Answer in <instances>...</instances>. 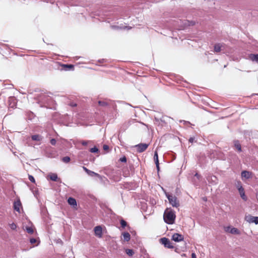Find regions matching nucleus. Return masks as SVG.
Wrapping results in <instances>:
<instances>
[{
  "label": "nucleus",
  "mask_w": 258,
  "mask_h": 258,
  "mask_svg": "<svg viewBox=\"0 0 258 258\" xmlns=\"http://www.w3.org/2000/svg\"><path fill=\"white\" fill-rule=\"evenodd\" d=\"M176 216L175 212L172 209H167L164 211L163 218L165 223L172 224L174 223Z\"/></svg>",
  "instance_id": "obj_1"
},
{
  "label": "nucleus",
  "mask_w": 258,
  "mask_h": 258,
  "mask_svg": "<svg viewBox=\"0 0 258 258\" xmlns=\"http://www.w3.org/2000/svg\"><path fill=\"white\" fill-rule=\"evenodd\" d=\"M87 174L89 176H97V177H98L99 178H101V176L99 174H98L97 173H96V172H95L94 171H91L90 170H89L88 171V172H87Z\"/></svg>",
  "instance_id": "obj_22"
},
{
  "label": "nucleus",
  "mask_w": 258,
  "mask_h": 258,
  "mask_svg": "<svg viewBox=\"0 0 258 258\" xmlns=\"http://www.w3.org/2000/svg\"><path fill=\"white\" fill-rule=\"evenodd\" d=\"M149 146L148 144L141 143L135 146L137 151L139 153H142L145 151Z\"/></svg>",
  "instance_id": "obj_5"
},
{
  "label": "nucleus",
  "mask_w": 258,
  "mask_h": 258,
  "mask_svg": "<svg viewBox=\"0 0 258 258\" xmlns=\"http://www.w3.org/2000/svg\"><path fill=\"white\" fill-rule=\"evenodd\" d=\"M245 220L249 223H255V224H258V217L248 215L245 216Z\"/></svg>",
  "instance_id": "obj_6"
},
{
  "label": "nucleus",
  "mask_w": 258,
  "mask_h": 258,
  "mask_svg": "<svg viewBox=\"0 0 258 258\" xmlns=\"http://www.w3.org/2000/svg\"><path fill=\"white\" fill-rule=\"evenodd\" d=\"M191 258H197L196 254L195 253H192Z\"/></svg>",
  "instance_id": "obj_45"
},
{
  "label": "nucleus",
  "mask_w": 258,
  "mask_h": 258,
  "mask_svg": "<svg viewBox=\"0 0 258 258\" xmlns=\"http://www.w3.org/2000/svg\"><path fill=\"white\" fill-rule=\"evenodd\" d=\"M10 227L12 230H15L17 228V225L15 223H13L10 224Z\"/></svg>",
  "instance_id": "obj_31"
},
{
  "label": "nucleus",
  "mask_w": 258,
  "mask_h": 258,
  "mask_svg": "<svg viewBox=\"0 0 258 258\" xmlns=\"http://www.w3.org/2000/svg\"><path fill=\"white\" fill-rule=\"evenodd\" d=\"M238 190L240 196V197L242 198V199L244 201H246L247 200V198L245 194V191L243 187L239 188Z\"/></svg>",
  "instance_id": "obj_11"
},
{
  "label": "nucleus",
  "mask_w": 258,
  "mask_h": 258,
  "mask_svg": "<svg viewBox=\"0 0 258 258\" xmlns=\"http://www.w3.org/2000/svg\"><path fill=\"white\" fill-rule=\"evenodd\" d=\"M62 67L65 71L71 70L74 68V66L72 64H63Z\"/></svg>",
  "instance_id": "obj_23"
},
{
  "label": "nucleus",
  "mask_w": 258,
  "mask_h": 258,
  "mask_svg": "<svg viewBox=\"0 0 258 258\" xmlns=\"http://www.w3.org/2000/svg\"><path fill=\"white\" fill-rule=\"evenodd\" d=\"M106 174L109 177L110 179L114 181H119L121 179V175L119 170L108 169L106 170Z\"/></svg>",
  "instance_id": "obj_2"
},
{
  "label": "nucleus",
  "mask_w": 258,
  "mask_h": 258,
  "mask_svg": "<svg viewBox=\"0 0 258 258\" xmlns=\"http://www.w3.org/2000/svg\"><path fill=\"white\" fill-rule=\"evenodd\" d=\"M103 150L105 151H108L109 150V146L106 145H104L103 147Z\"/></svg>",
  "instance_id": "obj_39"
},
{
  "label": "nucleus",
  "mask_w": 258,
  "mask_h": 258,
  "mask_svg": "<svg viewBox=\"0 0 258 258\" xmlns=\"http://www.w3.org/2000/svg\"><path fill=\"white\" fill-rule=\"evenodd\" d=\"M50 180L53 181H57L58 179L57 175L56 173H51L49 175Z\"/></svg>",
  "instance_id": "obj_18"
},
{
  "label": "nucleus",
  "mask_w": 258,
  "mask_h": 258,
  "mask_svg": "<svg viewBox=\"0 0 258 258\" xmlns=\"http://www.w3.org/2000/svg\"><path fill=\"white\" fill-rule=\"evenodd\" d=\"M257 197L258 198V192H257Z\"/></svg>",
  "instance_id": "obj_47"
},
{
  "label": "nucleus",
  "mask_w": 258,
  "mask_h": 258,
  "mask_svg": "<svg viewBox=\"0 0 258 258\" xmlns=\"http://www.w3.org/2000/svg\"><path fill=\"white\" fill-rule=\"evenodd\" d=\"M33 141H40L42 140V137L39 135H34L31 136Z\"/></svg>",
  "instance_id": "obj_19"
},
{
  "label": "nucleus",
  "mask_w": 258,
  "mask_h": 258,
  "mask_svg": "<svg viewBox=\"0 0 258 258\" xmlns=\"http://www.w3.org/2000/svg\"><path fill=\"white\" fill-rule=\"evenodd\" d=\"M36 239L35 238H30V242L31 244H34L35 243H36Z\"/></svg>",
  "instance_id": "obj_38"
},
{
  "label": "nucleus",
  "mask_w": 258,
  "mask_h": 258,
  "mask_svg": "<svg viewBox=\"0 0 258 258\" xmlns=\"http://www.w3.org/2000/svg\"><path fill=\"white\" fill-rule=\"evenodd\" d=\"M231 227L230 226H226L224 227V230L226 232H229L230 230H231Z\"/></svg>",
  "instance_id": "obj_35"
},
{
  "label": "nucleus",
  "mask_w": 258,
  "mask_h": 258,
  "mask_svg": "<svg viewBox=\"0 0 258 258\" xmlns=\"http://www.w3.org/2000/svg\"><path fill=\"white\" fill-rule=\"evenodd\" d=\"M166 196L169 202V203L173 207L177 208L179 206V202L177 197L169 194H166Z\"/></svg>",
  "instance_id": "obj_3"
},
{
  "label": "nucleus",
  "mask_w": 258,
  "mask_h": 258,
  "mask_svg": "<svg viewBox=\"0 0 258 258\" xmlns=\"http://www.w3.org/2000/svg\"><path fill=\"white\" fill-rule=\"evenodd\" d=\"M120 225L122 228H124L127 225V223L126 221H125L124 220H120Z\"/></svg>",
  "instance_id": "obj_29"
},
{
  "label": "nucleus",
  "mask_w": 258,
  "mask_h": 258,
  "mask_svg": "<svg viewBox=\"0 0 258 258\" xmlns=\"http://www.w3.org/2000/svg\"><path fill=\"white\" fill-rule=\"evenodd\" d=\"M154 160L155 163L159 162L158 156V153H157V151L155 152L154 155Z\"/></svg>",
  "instance_id": "obj_26"
},
{
  "label": "nucleus",
  "mask_w": 258,
  "mask_h": 258,
  "mask_svg": "<svg viewBox=\"0 0 258 258\" xmlns=\"http://www.w3.org/2000/svg\"><path fill=\"white\" fill-rule=\"evenodd\" d=\"M209 178H210V177H209L208 178V180L209 181H210V179H209Z\"/></svg>",
  "instance_id": "obj_46"
},
{
  "label": "nucleus",
  "mask_w": 258,
  "mask_h": 258,
  "mask_svg": "<svg viewBox=\"0 0 258 258\" xmlns=\"http://www.w3.org/2000/svg\"><path fill=\"white\" fill-rule=\"evenodd\" d=\"M223 46L222 44L217 43L214 45V51L215 52H219L221 50L222 47Z\"/></svg>",
  "instance_id": "obj_15"
},
{
  "label": "nucleus",
  "mask_w": 258,
  "mask_h": 258,
  "mask_svg": "<svg viewBox=\"0 0 258 258\" xmlns=\"http://www.w3.org/2000/svg\"><path fill=\"white\" fill-rule=\"evenodd\" d=\"M22 207V204L20 200L19 199L15 201L14 203V209L15 211L20 212V208Z\"/></svg>",
  "instance_id": "obj_9"
},
{
  "label": "nucleus",
  "mask_w": 258,
  "mask_h": 258,
  "mask_svg": "<svg viewBox=\"0 0 258 258\" xmlns=\"http://www.w3.org/2000/svg\"><path fill=\"white\" fill-rule=\"evenodd\" d=\"M210 178H211V180H212V181H213L214 182V183L216 184L217 183V179L215 176H211Z\"/></svg>",
  "instance_id": "obj_34"
},
{
  "label": "nucleus",
  "mask_w": 258,
  "mask_h": 258,
  "mask_svg": "<svg viewBox=\"0 0 258 258\" xmlns=\"http://www.w3.org/2000/svg\"><path fill=\"white\" fill-rule=\"evenodd\" d=\"M126 253L129 256H132L134 254V251L133 249H126L125 250Z\"/></svg>",
  "instance_id": "obj_24"
},
{
  "label": "nucleus",
  "mask_w": 258,
  "mask_h": 258,
  "mask_svg": "<svg viewBox=\"0 0 258 258\" xmlns=\"http://www.w3.org/2000/svg\"><path fill=\"white\" fill-rule=\"evenodd\" d=\"M249 59L252 61L258 62V53L257 54H253L251 53L248 55Z\"/></svg>",
  "instance_id": "obj_13"
},
{
  "label": "nucleus",
  "mask_w": 258,
  "mask_h": 258,
  "mask_svg": "<svg viewBox=\"0 0 258 258\" xmlns=\"http://www.w3.org/2000/svg\"><path fill=\"white\" fill-rule=\"evenodd\" d=\"M50 143L52 145L54 146L56 143V141L55 139H52L50 140Z\"/></svg>",
  "instance_id": "obj_33"
},
{
  "label": "nucleus",
  "mask_w": 258,
  "mask_h": 258,
  "mask_svg": "<svg viewBox=\"0 0 258 258\" xmlns=\"http://www.w3.org/2000/svg\"><path fill=\"white\" fill-rule=\"evenodd\" d=\"M28 178L30 180V181H31L32 182H33V183L35 182L34 177L32 175H29Z\"/></svg>",
  "instance_id": "obj_32"
},
{
  "label": "nucleus",
  "mask_w": 258,
  "mask_h": 258,
  "mask_svg": "<svg viewBox=\"0 0 258 258\" xmlns=\"http://www.w3.org/2000/svg\"><path fill=\"white\" fill-rule=\"evenodd\" d=\"M229 233L233 234H237V235H239L240 234L239 230L238 229L234 228V227L231 228V230H230Z\"/></svg>",
  "instance_id": "obj_20"
},
{
  "label": "nucleus",
  "mask_w": 258,
  "mask_h": 258,
  "mask_svg": "<svg viewBox=\"0 0 258 258\" xmlns=\"http://www.w3.org/2000/svg\"><path fill=\"white\" fill-rule=\"evenodd\" d=\"M89 141H81V143L83 146H87L88 145V143H89Z\"/></svg>",
  "instance_id": "obj_37"
},
{
  "label": "nucleus",
  "mask_w": 258,
  "mask_h": 258,
  "mask_svg": "<svg viewBox=\"0 0 258 258\" xmlns=\"http://www.w3.org/2000/svg\"><path fill=\"white\" fill-rule=\"evenodd\" d=\"M27 118L29 120H32L35 116L34 113L31 111H28L26 112Z\"/></svg>",
  "instance_id": "obj_21"
},
{
  "label": "nucleus",
  "mask_w": 258,
  "mask_h": 258,
  "mask_svg": "<svg viewBox=\"0 0 258 258\" xmlns=\"http://www.w3.org/2000/svg\"><path fill=\"white\" fill-rule=\"evenodd\" d=\"M160 242L164 245V246L168 248H173L174 246L172 245L170 240L166 237H163L160 239Z\"/></svg>",
  "instance_id": "obj_4"
},
{
  "label": "nucleus",
  "mask_w": 258,
  "mask_h": 258,
  "mask_svg": "<svg viewBox=\"0 0 258 258\" xmlns=\"http://www.w3.org/2000/svg\"><path fill=\"white\" fill-rule=\"evenodd\" d=\"M98 104L100 106L106 107L110 105V101L105 100H99L98 102Z\"/></svg>",
  "instance_id": "obj_14"
},
{
  "label": "nucleus",
  "mask_w": 258,
  "mask_h": 258,
  "mask_svg": "<svg viewBox=\"0 0 258 258\" xmlns=\"http://www.w3.org/2000/svg\"><path fill=\"white\" fill-rule=\"evenodd\" d=\"M241 175L242 179H248L252 178V173L248 171L244 170L241 172Z\"/></svg>",
  "instance_id": "obj_8"
},
{
  "label": "nucleus",
  "mask_w": 258,
  "mask_h": 258,
  "mask_svg": "<svg viewBox=\"0 0 258 258\" xmlns=\"http://www.w3.org/2000/svg\"><path fill=\"white\" fill-rule=\"evenodd\" d=\"M194 140H195L194 137H190L188 140V142L190 143H192L194 142Z\"/></svg>",
  "instance_id": "obj_42"
},
{
  "label": "nucleus",
  "mask_w": 258,
  "mask_h": 258,
  "mask_svg": "<svg viewBox=\"0 0 258 258\" xmlns=\"http://www.w3.org/2000/svg\"><path fill=\"white\" fill-rule=\"evenodd\" d=\"M68 203L72 206H77V202L76 200L72 197H70L68 200Z\"/></svg>",
  "instance_id": "obj_17"
},
{
  "label": "nucleus",
  "mask_w": 258,
  "mask_h": 258,
  "mask_svg": "<svg viewBox=\"0 0 258 258\" xmlns=\"http://www.w3.org/2000/svg\"><path fill=\"white\" fill-rule=\"evenodd\" d=\"M95 234L96 236L101 237L102 235V227L100 226H97L94 228Z\"/></svg>",
  "instance_id": "obj_10"
},
{
  "label": "nucleus",
  "mask_w": 258,
  "mask_h": 258,
  "mask_svg": "<svg viewBox=\"0 0 258 258\" xmlns=\"http://www.w3.org/2000/svg\"><path fill=\"white\" fill-rule=\"evenodd\" d=\"M69 105L72 106V107H76L77 106V104L76 103H74V102H70L69 104Z\"/></svg>",
  "instance_id": "obj_40"
},
{
  "label": "nucleus",
  "mask_w": 258,
  "mask_h": 258,
  "mask_svg": "<svg viewBox=\"0 0 258 258\" xmlns=\"http://www.w3.org/2000/svg\"><path fill=\"white\" fill-rule=\"evenodd\" d=\"M195 176L197 177V178L199 179L201 176L200 175L197 173L195 174Z\"/></svg>",
  "instance_id": "obj_44"
},
{
  "label": "nucleus",
  "mask_w": 258,
  "mask_h": 258,
  "mask_svg": "<svg viewBox=\"0 0 258 258\" xmlns=\"http://www.w3.org/2000/svg\"><path fill=\"white\" fill-rule=\"evenodd\" d=\"M83 170L87 173V172H88V171L89 170V169H88V168H87L85 166H83Z\"/></svg>",
  "instance_id": "obj_43"
},
{
  "label": "nucleus",
  "mask_w": 258,
  "mask_h": 258,
  "mask_svg": "<svg viewBox=\"0 0 258 258\" xmlns=\"http://www.w3.org/2000/svg\"><path fill=\"white\" fill-rule=\"evenodd\" d=\"M119 161L121 162H126V158L125 156L121 157L119 159Z\"/></svg>",
  "instance_id": "obj_36"
},
{
  "label": "nucleus",
  "mask_w": 258,
  "mask_h": 258,
  "mask_svg": "<svg viewBox=\"0 0 258 258\" xmlns=\"http://www.w3.org/2000/svg\"><path fill=\"white\" fill-rule=\"evenodd\" d=\"M122 235L123 237V240L124 241L128 242L130 241L131 239V235L130 233L127 232H125L122 233Z\"/></svg>",
  "instance_id": "obj_16"
},
{
  "label": "nucleus",
  "mask_w": 258,
  "mask_h": 258,
  "mask_svg": "<svg viewBox=\"0 0 258 258\" xmlns=\"http://www.w3.org/2000/svg\"><path fill=\"white\" fill-rule=\"evenodd\" d=\"M26 231L29 234H33L34 232L33 229L31 227H26Z\"/></svg>",
  "instance_id": "obj_27"
},
{
  "label": "nucleus",
  "mask_w": 258,
  "mask_h": 258,
  "mask_svg": "<svg viewBox=\"0 0 258 258\" xmlns=\"http://www.w3.org/2000/svg\"><path fill=\"white\" fill-rule=\"evenodd\" d=\"M90 152L91 153H98L99 152V150L97 147H94L90 149Z\"/></svg>",
  "instance_id": "obj_28"
},
{
  "label": "nucleus",
  "mask_w": 258,
  "mask_h": 258,
  "mask_svg": "<svg viewBox=\"0 0 258 258\" xmlns=\"http://www.w3.org/2000/svg\"><path fill=\"white\" fill-rule=\"evenodd\" d=\"M233 144L234 147L237 149V151L238 152H241L242 151V149L239 141L238 140H234L233 141Z\"/></svg>",
  "instance_id": "obj_12"
},
{
  "label": "nucleus",
  "mask_w": 258,
  "mask_h": 258,
  "mask_svg": "<svg viewBox=\"0 0 258 258\" xmlns=\"http://www.w3.org/2000/svg\"><path fill=\"white\" fill-rule=\"evenodd\" d=\"M61 160L64 163H67L70 161L71 159L69 156H66L63 157Z\"/></svg>",
  "instance_id": "obj_25"
},
{
  "label": "nucleus",
  "mask_w": 258,
  "mask_h": 258,
  "mask_svg": "<svg viewBox=\"0 0 258 258\" xmlns=\"http://www.w3.org/2000/svg\"><path fill=\"white\" fill-rule=\"evenodd\" d=\"M155 164H156V167L157 170L158 172H159V171L160 170L159 162L155 163Z\"/></svg>",
  "instance_id": "obj_41"
},
{
  "label": "nucleus",
  "mask_w": 258,
  "mask_h": 258,
  "mask_svg": "<svg viewBox=\"0 0 258 258\" xmlns=\"http://www.w3.org/2000/svg\"><path fill=\"white\" fill-rule=\"evenodd\" d=\"M235 185L238 190L239 188L243 187L242 185V183H241V181H237V183H236Z\"/></svg>",
  "instance_id": "obj_30"
},
{
  "label": "nucleus",
  "mask_w": 258,
  "mask_h": 258,
  "mask_svg": "<svg viewBox=\"0 0 258 258\" xmlns=\"http://www.w3.org/2000/svg\"><path fill=\"white\" fill-rule=\"evenodd\" d=\"M184 236L182 234L175 233L172 236V240L175 242H180L183 240Z\"/></svg>",
  "instance_id": "obj_7"
}]
</instances>
